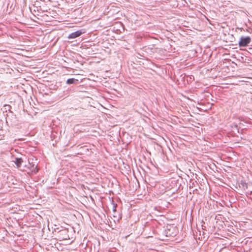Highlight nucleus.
Returning <instances> with one entry per match:
<instances>
[{"label": "nucleus", "instance_id": "20e7f679", "mask_svg": "<svg viewBox=\"0 0 252 252\" xmlns=\"http://www.w3.org/2000/svg\"><path fill=\"white\" fill-rule=\"evenodd\" d=\"M84 32L82 30L77 31L75 32H73L71 33H70L68 36V39H74L77 37L80 36L82 34H83Z\"/></svg>", "mask_w": 252, "mask_h": 252}, {"label": "nucleus", "instance_id": "9d476101", "mask_svg": "<svg viewBox=\"0 0 252 252\" xmlns=\"http://www.w3.org/2000/svg\"><path fill=\"white\" fill-rule=\"evenodd\" d=\"M113 211L116 212V206H113Z\"/></svg>", "mask_w": 252, "mask_h": 252}, {"label": "nucleus", "instance_id": "6e6552de", "mask_svg": "<svg viewBox=\"0 0 252 252\" xmlns=\"http://www.w3.org/2000/svg\"><path fill=\"white\" fill-rule=\"evenodd\" d=\"M13 118L14 121L13 122H12V124H11L15 125H16V123H16V121H17L16 120V118L15 117H14Z\"/></svg>", "mask_w": 252, "mask_h": 252}, {"label": "nucleus", "instance_id": "0eeeda50", "mask_svg": "<svg viewBox=\"0 0 252 252\" xmlns=\"http://www.w3.org/2000/svg\"><path fill=\"white\" fill-rule=\"evenodd\" d=\"M66 83L68 85L77 84L78 83V80L74 78H69L67 80Z\"/></svg>", "mask_w": 252, "mask_h": 252}, {"label": "nucleus", "instance_id": "9b49d317", "mask_svg": "<svg viewBox=\"0 0 252 252\" xmlns=\"http://www.w3.org/2000/svg\"><path fill=\"white\" fill-rule=\"evenodd\" d=\"M61 232H66V230H62V231H61Z\"/></svg>", "mask_w": 252, "mask_h": 252}, {"label": "nucleus", "instance_id": "39448f33", "mask_svg": "<svg viewBox=\"0 0 252 252\" xmlns=\"http://www.w3.org/2000/svg\"><path fill=\"white\" fill-rule=\"evenodd\" d=\"M244 192L247 196L252 195V181L248 182V184Z\"/></svg>", "mask_w": 252, "mask_h": 252}, {"label": "nucleus", "instance_id": "423d86ee", "mask_svg": "<svg viewBox=\"0 0 252 252\" xmlns=\"http://www.w3.org/2000/svg\"><path fill=\"white\" fill-rule=\"evenodd\" d=\"M15 164L18 168L21 167L22 163L23 162V159L20 158H15V161H14Z\"/></svg>", "mask_w": 252, "mask_h": 252}, {"label": "nucleus", "instance_id": "1a4fd4ad", "mask_svg": "<svg viewBox=\"0 0 252 252\" xmlns=\"http://www.w3.org/2000/svg\"><path fill=\"white\" fill-rule=\"evenodd\" d=\"M166 236H172V234H170L169 232H167H167H166Z\"/></svg>", "mask_w": 252, "mask_h": 252}, {"label": "nucleus", "instance_id": "f257e3e1", "mask_svg": "<svg viewBox=\"0 0 252 252\" xmlns=\"http://www.w3.org/2000/svg\"><path fill=\"white\" fill-rule=\"evenodd\" d=\"M251 41V38L250 36H242L239 42L240 47H246Z\"/></svg>", "mask_w": 252, "mask_h": 252}, {"label": "nucleus", "instance_id": "f03ea898", "mask_svg": "<svg viewBox=\"0 0 252 252\" xmlns=\"http://www.w3.org/2000/svg\"><path fill=\"white\" fill-rule=\"evenodd\" d=\"M25 167L27 168L29 170V171L27 172L28 174H30L31 173H36L38 172V169H37V166L35 165L33 163H30L29 162V165L25 166Z\"/></svg>", "mask_w": 252, "mask_h": 252}, {"label": "nucleus", "instance_id": "7ed1b4c3", "mask_svg": "<svg viewBox=\"0 0 252 252\" xmlns=\"http://www.w3.org/2000/svg\"><path fill=\"white\" fill-rule=\"evenodd\" d=\"M248 184V182H246V181L244 180H241L240 181L238 182L237 185L238 186L236 187V188L238 189H241L243 191H245L246 190L247 186Z\"/></svg>", "mask_w": 252, "mask_h": 252}]
</instances>
